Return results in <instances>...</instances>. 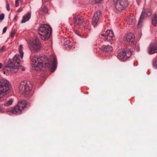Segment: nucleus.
<instances>
[{
  "instance_id": "obj_1",
  "label": "nucleus",
  "mask_w": 157,
  "mask_h": 157,
  "mask_svg": "<svg viewBox=\"0 0 157 157\" xmlns=\"http://www.w3.org/2000/svg\"><path fill=\"white\" fill-rule=\"evenodd\" d=\"M50 61L48 62L47 57L43 54H38L35 55L31 60V64L32 69L36 71H38L42 67H50L52 68L51 70L53 71L56 66V59L55 56L50 57Z\"/></svg>"
},
{
  "instance_id": "obj_2",
  "label": "nucleus",
  "mask_w": 157,
  "mask_h": 157,
  "mask_svg": "<svg viewBox=\"0 0 157 157\" xmlns=\"http://www.w3.org/2000/svg\"><path fill=\"white\" fill-rule=\"evenodd\" d=\"M38 31L41 39L43 40H48L52 34V28L48 25L42 24L38 29Z\"/></svg>"
},
{
  "instance_id": "obj_3",
  "label": "nucleus",
  "mask_w": 157,
  "mask_h": 157,
  "mask_svg": "<svg viewBox=\"0 0 157 157\" xmlns=\"http://www.w3.org/2000/svg\"><path fill=\"white\" fill-rule=\"evenodd\" d=\"M31 85L29 82H27L26 81H24L21 82L19 85V91L21 94L24 93L27 95H29L31 90Z\"/></svg>"
},
{
  "instance_id": "obj_4",
  "label": "nucleus",
  "mask_w": 157,
  "mask_h": 157,
  "mask_svg": "<svg viewBox=\"0 0 157 157\" xmlns=\"http://www.w3.org/2000/svg\"><path fill=\"white\" fill-rule=\"evenodd\" d=\"M21 61L19 55H16L13 58L10 59V72L13 73V69H18L21 67L20 65ZM15 71H14V72Z\"/></svg>"
},
{
  "instance_id": "obj_5",
  "label": "nucleus",
  "mask_w": 157,
  "mask_h": 157,
  "mask_svg": "<svg viewBox=\"0 0 157 157\" xmlns=\"http://www.w3.org/2000/svg\"><path fill=\"white\" fill-rule=\"evenodd\" d=\"M26 105V102L25 100L19 101L17 105L15 106L10 110V112L14 114H20L24 109Z\"/></svg>"
},
{
  "instance_id": "obj_6",
  "label": "nucleus",
  "mask_w": 157,
  "mask_h": 157,
  "mask_svg": "<svg viewBox=\"0 0 157 157\" xmlns=\"http://www.w3.org/2000/svg\"><path fill=\"white\" fill-rule=\"evenodd\" d=\"M132 54L131 49H128L125 50L124 49H122L118 52L117 57L120 60L124 61L127 58L129 57Z\"/></svg>"
},
{
  "instance_id": "obj_7",
  "label": "nucleus",
  "mask_w": 157,
  "mask_h": 157,
  "mask_svg": "<svg viewBox=\"0 0 157 157\" xmlns=\"http://www.w3.org/2000/svg\"><path fill=\"white\" fill-rule=\"evenodd\" d=\"M115 6L119 11L124 10L128 5L127 0H113Z\"/></svg>"
},
{
  "instance_id": "obj_8",
  "label": "nucleus",
  "mask_w": 157,
  "mask_h": 157,
  "mask_svg": "<svg viewBox=\"0 0 157 157\" xmlns=\"http://www.w3.org/2000/svg\"><path fill=\"white\" fill-rule=\"evenodd\" d=\"M151 15V10H145L144 9L142 11L140 18L138 24V27L140 28L142 25L143 20L149 17Z\"/></svg>"
},
{
  "instance_id": "obj_9",
  "label": "nucleus",
  "mask_w": 157,
  "mask_h": 157,
  "mask_svg": "<svg viewBox=\"0 0 157 157\" xmlns=\"http://www.w3.org/2000/svg\"><path fill=\"white\" fill-rule=\"evenodd\" d=\"M9 82L6 80L2 79L0 81V98L1 95L6 93L10 90Z\"/></svg>"
},
{
  "instance_id": "obj_10",
  "label": "nucleus",
  "mask_w": 157,
  "mask_h": 157,
  "mask_svg": "<svg viewBox=\"0 0 157 157\" xmlns=\"http://www.w3.org/2000/svg\"><path fill=\"white\" fill-rule=\"evenodd\" d=\"M105 41H108L113 40L114 36L112 31L111 30H107L105 33V35L101 34L100 36Z\"/></svg>"
},
{
  "instance_id": "obj_11",
  "label": "nucleus",
  "mask_w": 157,
  "mask_h": 157,
  "mask_svg": "<svg viewBox=\"0 0 157 157\" xmlns=\"http://www.w3.org/2000/svg\"><path fill=\"white\" fill-rule=\"evenodd\" d=\"M29 48L31 50L37 51L40 48V43L39 40L35 38L30 44Z\"/></svg>"
},
{
  "instance_id": "obj_12",
  "label": "nucleus",
  "mask_w": 157,
  "mask_h": 157,
  "mask_svg": "<svg viewBox=\"0 0 157 157\" xmlns=\"http://www.w3.org/2000/svg\"><path fill=\"white\" fill-rule=\"evenodd\" d=\"M101 17V11L100 10L97 11L94 13L92 22V25L94 27L97 25Z\"/></svg>"
},
{
  "instance_id": "obj_13",
  "label": "nucleus",
  "mask_w": 157,
  "mask_h": 157,
  "mask_svg": "<svg viewBox=\"0 0 157 157\" xmlns=\"http://www.w3.org/2000/svg\"><path fill=\"white\" fill-rule=\"evenodd\" d=\"M148 53L152 54L157 52V44H152L150 45L148 49Z\"/></svg>"
},
{
  "instance_id": "obj_14",
  "label": "nucleus",
  "mask_w": 157,
  "mask_h": 157,
  "mask_svg": "<svg viewBox=\"0 0 157 157\" xmlns=\"http://www.w3.org/2000/svg\"><path fill=\"white\" fill-rule=\"evenodd\" d=\"M135 36L132 33H129L126 36V40L129 43L132 44L135 41Z\"/></svg>"
},
{
  "instance_id": "obj_15",
  "label": "nucleus",
  "mask_w": 157,
  "mask_h": 157,
  "mask_svg": "<svg viewBox=\"0 0 157 157\" xmlns=\"http://www.w3.org/2000/svg\"><path fill=\"white\" fill-rule=\"evenodd\" d=\"M83 18L82 17H75L73 18V21L75 25H80L82 23Z\"/></svg>"
},
{
  "instance_id": "obj_16",
  "label": "nucleus",
  "mask_w": 157,
  "mask_h": 157,
  "mask_svg": "<svg viewBox=\"0 0 157 157\" xmlns=\"http://www.w3.org/2000/svg\"><path fill=\"white\" fill-rule=\"evenodd\" d=\"M101 49L103 51L109 52L112 50L113 48L112 46L110 45H103L101 47Z\"/></svg>"
},
{
  "instance_id": "obj_17",
  "label": "nucleus",
  "mask_w": 157,
  "mask_h": 157,
  "mask_svg": "<svg viewBox=\"0 0 157 157\" xmlns=\"http://www.w3.org/2000/svg\"><path fill=\"white\" fill-rule=\"evenodd\" d=\"M31 13L30 12L28 13L27 14L23 17V19L21 21V23H24L28 21L30 18Z\"/></svg>"
},
{
  "instance_id": "obj_18",
  "label": "nucleus",
  "mask_w": 157,
  "mask_h": 157,
  "mask_svg": "<svg viewBox=\"0 0 157 157\" xmlns=\"http://www.w3.org/2000/svg\"><path fill=\"white\" fill-rule=\"evenodd\" d=\"M10 60V59H8V61ZM10 70V63H9V61L7 64L5 65L4 67V73H6L7 74H9Z\"/></svg>"
},
{
  "instance_id": "obj_19",
  "label": "nucleus",
  "mask_w": 157,
  "mask_h": 157,
  "mask_svg": "<svg viewBox=\"0 0 157 157\" xmlns=\"http://www.w3.org/2000/svg\"><path fill=\"white\" fill-rule=\"evenodd\" d=\"M152 23L154 26H156L157 23V16L155 14L152 20Z\"/></svg>"
},
{
  "instance_id": "obj_20",
  "label": "nucleus",
  "mask_w": 157,
  "mask_h": 157,
  "mask_svg": "<svg viewBox=\"0 0 157 157\" xmlns=\"http://www.w3.org/2000/svg\"><path fill=\"white\" fill-rule=\"evenodd\" d=\"M22 49L23 46L22 45L20 44L19 46L18 49L20 55V57L21 59L23 58L24 55V53L22 51Z\"/></svg>"
},
{
  "instance_id": "obj_21",
  "label": "nucleus",
  "mask_w": 157,
  "mask_h": 157,
  "mask_svg": "<svg viewBox=\"0 0 157 157\" xmlns=\"http://www.w3.org/2000/svg\"><path fill=\"white\" fill-rule=\"evenodd\" d=\"M103 0H90V3L91 4H94L95 3H101Z\"/></svg>"
},
{
  "instance_id": "obj_22",
  "label": "nucleus",
  "mask_w": 157,
  "mask_h": 157,
  "mask_svg": "<svg viewBox=\"0 0 157 157\" xmlns=\"http://www.w3.org/2000/svg\"><path fill=\"white\" fill-rule=\"evenodd\" d=\"M84 27L85 29H87L88 30H90V27L89 25V23L88 22L86 23L84 25Z\"/></svg>"
},
{
  "instance_id": "obj_23",
  "label": "nucleus",
  "mask_w": 157,
  "mask_h": 157,
  "mask_svg": "<svg viewBox=\"0 0 157 157\" xmlns=\"http://www.w3.org/2000/svg\"><path fill=\"white\" fill-rule=\"evenodd\" d=\"M153 67L155 68H157V58L153 61Z\"/></svg>"
},
{
  "instance_id": "obj_24",
  "label": "nucleus",
  "mask_w": 157,
  "mask_h": 157,
  "mask_svg": "<svg viewBox=\"0 0 157 157\" xmlns=\"http://www.w3.org/2000/svg\"><path fill=\"white\" fill-rule=\"evenodd\" d=\"M16 32V30H14L12 33H10V37H13L14 36V34Z\"/></svg>"
},
{
  "instance_id": "obj_25",
  "label": "nucleus",
  "mask_w": 157,
  "mask_h": 157,
  "mask_svg": "<svg viewBox=\"0 0 157 157\" xmlns=\"http://www.w3.org/2000/svg\"><path fill=\"white\" fill-rule=\"evenodd\" d=\"M43 11L45 13H47L48 12V8L46 7L45 6L43 8Z\"/></svg>"
},
{
  "instance_id": "obj_26",
  "label": "nucleus",
  "mask_w": 157,
  "mask_h": 157,
  "mask_svg": "<svg viewBox=\"0 0 157 157\" xmlns=\"http://www.w3.org/2000/svg\"><path fill=\"white\" fill-rule=\"evenodd\" d=\"M4 105L6 107L10 105V100L7 101L6 103H4Z\"/></svg>"
},
{
  "instance_id": "obj_27",
  "label": "nucleus",
  "mask_w": 157,
  "mask_h": 157,
  "mask_svg": "<svg viewBox=\"0 0 157 157\" xmlns=\"http://www.w3.org/2000/svg\"><path fill=\"white\" fill-rule=\"evenodd\" d=\"M4 18V14L3 13L2 14L0 15V20H3Z\"/></svg>"
},
{
  "instance_id": "obj_28",
  "label": "nucleus",
  "mask_w": 157,
  "mask_h": 157,
  "mask_svg": "<svg viewBox=\"0 0 157 157\" xmlns=\"http://www.w3.org/2000/svg\"><path fill=\"white\" fill-rule=\"evenodd\" d=\"M17 100V98L16 97H15V99H12V98L11 99H10V105H11L13 102H14V100Z\"/></svg>"
},
{
  "instance_id": "obj_29",
  "label": "nucleus",
  "mask_w": 157,
  "mask_h": 157,
  "mask_svg": "<svg viewBox=\"0 0 157 157\" xmlns=\"http://www.w3.org/2000/svg\"><path fill=\"white\" fill-rule=\"evenodd\" d=\"M15 6H17L19 5V2L18 0H16L15 1Z\"/></svg>"
},
{
  "instance_id": "obj_30",
  "label": "nucleus",
  "mask_w": 157,
  "mask_h": 157,
  "mask_svg": "<svg viewBox=\"0 0 157 157\" xmlns=\"http://www.w3.org/2000/svg\"><path fill=\"white\" fill-rule=\"evenodd\" d=\"M6 2H7L6 9H7V10H10V8H9V3L7 1H6Z\"/></svg>"
},
{
  "instance_id": "obj_31",
  "label": "nucleus",
  "mask_w": 157,
  "mask_h": 157,
  "mask_svg": "<svg viewBox=\"0 0 157 157\" xmlns=\"http://www.w3.org/2000/svg\"><path fill=\"white\" fill-rule=\"evenodd\" d=\"M6 30H7V28L6 27H4L3 29V33H5L6 32Z\"/></svg>"
},
{
  "instance_id": "obj_32",
  "label": "nucleus",
  "mask_w": 157,
  "mask_h": 157,
  "mask_svg": "<svg viewBox=\"0 0 157 157\" xmlns=\"http://www.w3.org/2000/svg\"><path fill=\"white\" fill-rule=\"evenodd\" d=\"M136 48L137 51H139L140 50V48L138 45H137V46L136 47Z\"/></svg>"
},
{
  "instance_id": "obj_33",
  "label": "nucleus",
  "mask_w": 157,
  "mask_h": 157,
  "mask_svg": "<svg viewBox=\"0 0 157 157\" xmlns=\"http://www.w3.org/2000/svg\"><path fill=\"white\" fill-rule=\"evenodd\" d=\"M22 10V8H20L17 10V11H18V12H20Z\"/></svg>"
},
{
  "instance_id": "obj_34",
  "label": "nucleus",
  "mask_w": 157,
  "mask_h": 157,
  "mask_svg": "<svg viewBox=\"0 0 157 157\" xmlns=\"http://www.w3.org/2000/svg\"><path fill=\"white\" fill-rule=\"evenodd\" d=\"M67 46V47H68V48H67V49H70V45H66Z\"/></svg>"
},
{
  "instance_id": "obj_35",
  "label": "nucleus",
  "mask_w": 157,
  "mask_h": 157,
  "mask_svg": "<svg viewBox=\"0 0 157 157\" xmlns=\"http://www.w3.org/2000/svg\"><path fill=\"white\" fill-rule=\"evenodd\" d=\"M10 111L9 110H6V112L9 115L10 114Z\"/></svg>"
},
{
  "instance_id": "obj_36",
  "label": "nucleus",
  "mask_w": 157,
  "mask_h": 157,
  "mask_svg": "<svg viewBox=\"0 0 157 157\" xmlns=\"http://www.w3.org/2000/svg\"><path fill=\"white\" fill-rule=\"evenodd\" d=\"M2 66V64L1 63H0V68H1Z\"/></svg>"
},
{
  "instance_id": "obj_37",
  "label": "nucleus",
  "mask_w": 157,
  "mask_h": 157,
  "mask_svg": "<svg viewBox=\"0 0 157 157\" xmlns=\"http://www.w3.org/2000/svg\"><path fill=\"white\" fill-rule=\"evenodd\" d=\"M3 49L2 48L0 49V52H1L2 51H3Z\"/></svg>"
},
{
  "instance_id": "obj_38",
  "label": "nucleus",
  "mask_w": 157,
  "mask_h": 157,
  "mask_svg": "<svg viewBox=\"0 0 157 157\" xmlns=\"http://www.w3.org/2000/svg\"><path fill=\"white\" fill-rule=\"evenodd\" d=\"M17 17V16H15V18H14V19H16V18Z\"/></svg>"
},
{
  "instance_id": "obj_39",
  "label": "nucleus",
  "mask_w": 157,
  "mask_h": 157,
  "mask_svg": "<svg viewBox=\"0 0 157 157\" xmlns=\"http://www.w3.org/2000/svg\"><path fill=\"white\" fill-rule=\"evenodd\" d=\"M22 71H24V69H22Z\"/></svg>"
},
{
  "instance_id": "obj_40",
  "label": "nucleus",
  "mask_w": 157,
  "mask_h": 157,
  "mask_svg": "<svg viewBox=\"0 0 157 157\" xmlns=\"http://www.w3.org/2000/svg\"><path fill=\"white\" fill-rule=\"evenodd\" d=\"M4 109H6V108H4Z\"/></svg>"
}]
</instances>
